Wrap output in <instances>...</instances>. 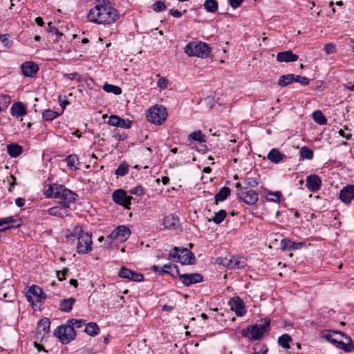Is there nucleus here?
I'll return each instance as SVG.
<instances>
[{
  "label": "nucleus",
  "mask_w": 354,
  "mask_h": 354,
  "mask_svg": "<svg viewBox=\"0 0 354 354\" xmlns=\"http://www.w3.org/2000/svg\"><path fill=\"white\" fill-rule=\"evenodd\" d=\"M291 250H296L301 249L304 245V242H294L291 241Z\"/></svg>",
  "instance_id": "e2e57ef3"
},
{
  "label": "nucleus",
  "mask_w": 354,
  "mask_h": 354,
  "mask_svg": "<svg viewBox=\"0 0 354 354\" xmlns=\"http://www.w3.org/2000/svg\"><path fill=\"white\" fill-rule=\"evenodd\" d=\"M298 59V55L291 50L279 52L277 55V60L279 62H292Z\"/></svg>",
  "instance_id": "412c9836"
},
{
  "label": "nucleus",
  "mask_w": 354,
  "mask_h": 354,
  "mask_svg": "<svg viewBox=\"0 0 354 354\" xmlns=\"http://www.w3.org/2000/svg\"><path fill=\"white\" fill-rule=\"evenodd\" d=\"M54 335L57 337L62 344H68L76 336L75 329L72 326L61 325L56 328L54 330Z\"/></svg>",
  "instance_id": "0eeeda50"
},
{
  "label": "nucleus",
  "mask_w": 354,
  "mask_h": 354,
  "mask_svg": "<svg viewBox=\"0 0 354 354\" xmlns=\"http://www.w3.org/2000/svg\"><path fill=\"white\" fill-rule=\"evenodd\" d=\"M292 342L291 337L288 334H283L278 338V344L285 349L290 348V343Z\"/></svg>",
  "instance_id": "e433bc0d"
},
{
  "label": "nucleus",
  "mask_w": 354,
  "mask_h": 354,
  "mask_svg": "<svg viewBox=\"0 0 354 354\" xmlns=\"http://www.w3.org/2000/svg\"><path fill=\"white\" fill-rule=\"evenodd\" d=\"M64 77L70 80H77V82L81 81V78L78 73H68V74H64Z\"/></svg>",
  "instance_id": "bf43d9fd"
},
{
  "label": "nucleus",
  "mask_w": 354,
  "mask_h": 354,
  "mask_svg": "<svg viewBox=\"0 0 354 354\" xmlns=\"http://www.w3.org/2000/svg\"><path fill=\"white\" fill-rule=\"evenodd\" d=\"M322 337L330 342L338 348L346 352L354 351V342L351 337L343 332L338 330H324Z\"/></svg>",
  "instance_id": "f03ea898"
},
{
  "label": "nucleus",
  "mask_w": 354,
  "mask_h": 354,
  "mask_svg": "<svg viewBox=\"0 0 354 354\" xmlns=\"http://www.w3.org/2000/svg\"><path fill=\"white\" fill-rule=\"evenodd\" d=\"M165 270L163 272L171 275L174 277H178L180 274L178 266L172 263L164 265Z\"/></svg>",
  "instance_id": "2f4dec72"
},
{
  "label": "nucleus",
  "mask_w": 354,
  "mask_h": 354,
  "mask_svg": "<svg viewBox=\"0 0 354 354\" xmlns=\"http://www.w3.org/2000/svg\"><path fill=\"white\" fill-rule=\"evenodd\" d=\"M167 112L162 106H154L150 108L147 113V120L155 124H161L167 119Z\"/></svg>",
  "instance_id": "423d86ee"
},
{
  "label": "nucleus",
  "mask_w": 354,
  "mask_h": 354,
  "mask_svg": "<svg viewBox=\"0 0 354 354\" xmlns=\"http://www.w3.org/2000/svg\"><path fill=\"white\" fill-rule=\"evenodd\" d=\"M179 223L178 218L174 214H169L165 216L163 221V225L165 228L175 229L178 227Z\"/></svg>",
  "instance_id": "393cba45"
},
{
  "label": "nucleus",
  "mask_w": 354,
  "mask_h": 354,
  "mask_svg": "<svg viewBox=\"0 0 354 354\" xmlns=\"http://www.w3.org/2000/svg\"><path fill=\"white\" fill-rule=\"evenodd\" d=\"M60 114L61 113H59L57 111H53L50 109H47L43 112L42 118L45 121H52L54 119H55L56 118H57Z\"/></svg>",
  "instance_id": "ea45409f"
},
{
  "label": "nucleus",
  "mask_w": 354,
  "mask_h": 354,
  "mask_svg": "<svg viewBox=\"0 0 354 354\" xmlns=\"http://www.w3.org/2000/svg\"><path fill=\"white\" fill-rule=\"evenodd\" d=\"M88 20L98 24H111L119 18L118 10L110 3H100L89 10Z\"/></svg>",
  "instance_id": "f257e3e1"
},
{
  "label": "nucleus",
  "mask_w": 354,
  "mask_h": 354,
  "mask_svg": "<svg viewBox=\"0 0 354 354\" xmlns=\"http://www.w3.org/2000/svg\"><path fill=\"white\" fill-rule=\"evenodd\" d=\"M113 201L118 205L129 209L131 204L132 197L127 196L124 190L118 189L115 190L112 194Z\"/></svg>",
  "instance_id": "9b49d317"
},
{
  "label": "nucleus",
  "mask_w": 354,
  "mask_h": 354,
  "mask_svg": "<svg viewBox=\"0 0 354 354\" xmlns=\"http://www.w3.org/2000/svg\"><path fill=\"white\" fill-rule=\"evenodd\" d=\"M291 241L288 239H284L281 241L280 248L281 250H291Z\"/></svg>",
  "instance_id": "603ef678"
},
{
  "label": "nucleus",
  "mask_w": 354,
  "mask_h": 354,
  "mask_svg": "<svg viewBox=\"0 0 354 354\" xmlns=\"http://www.w3.org/2000/svg\"><path fill=\"white\" fill-rule=\"evenodd\" d=\"M242 180L244 186L248 187V189L256 187L259 184V180L257 178L247 177L242 178Z\"/></svg>",
  "instance_id": "4c0bfd02"
},
{
  "label": "nucleus",
  "mask_w": 354,
  "mask_h": 354,
  "mask_svg": "<svg viewBox=\"0 0 354 354\" xmlns=\"http://www.w3.org/2000/svg\"><path fill=\"white\" fill-rule=\"evenodd\" d=\"M168 259L174 262H178L183 265H192L196 259L194 253L187 248L174 247L170 250Z\"/></svg>",
  "instance_id": "20e7f679"
},
{
  "label": "nucleus",
  "mask_w": 354,
  "mask_h": 354,
  "mask_svg": "<svg viewBox=\"0 0 354 354\" xmlns=\"http://www.w3.org/2000/svg\"><path fill=\"white\" fill-rule=\"evenodd\" d=\"M22 73L24 76L32 77L39 71V67L37 64L32 62H26L21 66Z\"/></svg>",
  "instance_id": "6ab92c4d"
},
{
  "label": "nucleus",
  "mask_w": 354,
  "mask_h": 354,
  "mask_svg": "<svg viewBox=\"0 0 354 354\" xmlns=\"http://www.w3.org/2000/svg\"><path fill=\"white\" fill-rule=\"evenodd\" d=\"M59 205L54 206L48 209V213L50 215L64 218L70 215L68 209L70 208L69 205L67 203H64V204H59Z\"/></svg>",
  "instance_id": "dca6fc26"
},
{
  "label": "nucleus",
  "mask_w": 354,
  "mask_h": 354,
  "mask_svg": "<svg viewBox=\"0 0 354 354\" xmlns=\"http://www.w3.org/2000/svg\"><path fill=\"white\" fill-rule=\"evenodd\" d=\"M185 53L189 57L205 58L210 53V48L204 42H190L185 46Z\"/></svg>",
  "instance_id": "39448f33"
},
{
  "label": "nucleus",
  "mask_w": 354,
  "mask_h": 354,
  "mask_svg": "<svg viewBox=\"0 0 354 354\" xmlns=\"http://www.w3.org/2000/svg\"><path fill=\"white\" fill-rule=\"evenodd\" d=\"M69 270L67 268H64L62 271H57V277L59 281L64 280L65 276L68 272Z\"/></svg>",
  "instance_id": "052dcab7"
},
{
  "label": "nucleus",
  "mask_w": 354,
  "mask_h": 354,
  "mask_svg": "<svg viewBox=\"0 0 354 354\" xmlns=\"http://www.w3.org/2000/svg\"><path fill=\"white\" fill-rule=\"evenodd\" d=\"M65 161L66 162L67 166L71 168H75V169H78L77 166L79 165V158L76 154H70L68 155Z\"/></svg>",
  "instance_id": "c9c22d12"
},
{
  "label": "nucleus",
  "mask_w": 354,
  "mask_h": 354,
  "mask_svg": "<svg viewBox=\"0 0 354 354\" xmlns=\"http://www.w3.org/2000/svg\"><path fill=\"white\" fill-rule=\"evenodd\" d=\"M339 134L345 138L346 140H351L352 138V134L351 133H345L344 131L342 129H340L339 131Z\"/></svg>",
  "instance_id": "774afa93"
},
{
  "label": "nucleus",
  "mask_w": 354,
  "mask_h": 354,
  "mask_svg": "<svg viewBox=\"0 0 354 354\" xmlns=\"http://www.w3.org/2000/svg\"><path fill=\"white\" fill-rule=\"evenodd\" d=\"M68 323L69 326H72L73 328H80L85 324V321L82 319H71L68 321Z\"/></svg>",
  "instance_id": "de8ad7c7"
},
{
  "label": "nucleus",
  "mask_w": 354,
  "mask_h": 354,
  "mask_svg": "<svg viewBox=\"0 0 354 354\" xmlns=\"http://www.w3.org/2000/svg\"><path fill=\"white\" fill-rule=\"evenodd\" d=\"M230 194V189L227 187H223L220 189L218 192L216 194L214 198L216 201V203L218 201H225Z\"/></svg>",
  "instance_id": "c756f323"
},
{
  "label": "nucleus",
  "mask_w": 354,
  "mask_h": 354,
  "mask_svg": "<svg viewBox=\"0 0 354 354\" xmlns=\"http://www.w3.org/2000/svg\"><path fill=\"white\" fill-rule=\"evenodd\" d=\"M339 199L346 204H349L354 199V185H348L339 193Z\"/></svg>",
  "instance_id": "a211bd4d"
},
{
  "label": "nucleus",
  "mask_w": 354,
  "mask_h": 354,
  "mask_svg": "<svg viewBox=\"0 0 354 354\" xmlns=\"http://www.w3.org/2000/svg\"><path fill=\"white\" fill-rule=\"evenodd\" d=\"M100 328L97 324L94 322L88 323L85 328L84 332L91 336H95L99 333Z\"/></svg>",
  "instance_id": "f704fd0d"
},
{
  "label": "nucleus",
  "mask_w": 354,
  "mask_h": 354,
  "mask_svg": "<svg viewBox=\"0 0 354 354\" xmlns=\"http://www.w3.org/2000/svg\"><path fill=\"white\" fill-rule=\"evenodd\" d=\"M10 97L9 95L2 94L0 95V112L7 109L8 105L10 104Z\"/></svg>",
  "instance_id": "c03bdc74"
},
{
  "label": "nucleus",
  "mask_w": 354,
  "mask_h": 354,
  "mask_svg": "<svg viewBox=\"0 0 354 354\" xmlns=\"http://www.w3.org/2000/svg\"><path fill=\"white\" fill-rule=\"evenodd\" d=\"M91 233L80 230L77 237L76 251L78 254H88L92 250Z\"/></svg>",
  "instance_id": "6e6552de"
},
{
  "label": "nucleus",
  "mask_w": 354,
  "mask_h": 354,
  "mask_svg": "<svg viewBox=\"0 0 354 354\" xmlns=\"http://www.w3.org/2000/svg\"><path fill=\"white\" fill-rule=\"evenodd\" d=\"M75 301V299L73 297L62 299L59 301V309L62 312L68 313L72 310Z\"/></svg>",
  "instance_id": "bb28decb"
},
{
  "label": "nucleus",
  "mask_w": 354,
  "mask_h": 354,
  "mask_svg": "<svg viewBox=\"0 0 354 354\" xmlns=\"http://www.w3.org/2000/svg\"><path fill=\"white\" fill-rule=\"evenodd\" d=\"M103 89L107 93H113L115 95H120L122 93V89L120 87L108 83H105L103 85Z\"/></svg>",
  "instance_id": "37998d69"
},
{
  "label": "nucleus",
  "mask_w": 354,
  "mask_h": 354,
  "mask_svg": "<svg viewBox=\"0 0 354 354\" xmlns=\"http://www.w3.org/2000/svg\"><path fill=\"white\" fill-rule=\"evenodd\" d=\"M26 297L27 300L30 302L32 305H35L33 297L36 298L37 301H40L41 299L46 298V295L39 286L37 285H32L26 292Z\"/></svg>",
  "instance_id": "f8f14e48"
},
{
  "label": "nucleus",
  "mask_w": 354,
  "mask_h": 354,
  "mask_svg": "<svg viewBox=\"0 0 354 354\" xmlns=\"http://www.w3.org/2000/svg\"><path fill=\"white\" fill-rule=\"evenodd\" d=\"M50 322L49 319L43 318L37 324V335H41V337H44L45 335L48 333L50 330Z\"/></svg>",
  "instance_id": "5701e85b"
},
{
  "label": "nucleus",
  "mask_w": 354,
  "mask_h": 354,
  "mask_svg": "<svg viewBox=\"0 0 354 354\" xmlns=\"http://www.w3.org/2000/svg\"><path fill=\"white\" fill-rule=\"evenodd\" d=\"M55 198L59 199V204L71 203L75 202L78 198V195L74 192L67 189L62 185H59L57 191L55 193Z\"/></svg>",
  "instance_id": "1a4fd4ad"
},
{
  "label": "nucleus",
  "mask_w": 354,
  "mask_h": 354,
  "mask_svg": "<svg viewBox=\"0 0 354 354\" xmlns=\"http://www.w3.org/2000/svg\"><path fill=\"white\" fill-rule=\"evenodd\" d=\"M226 266L230 269H241L246 266V260L241 257H232L227 260Z\"/></svg>",
  "instance_id": "aec40b11"
},
{
  "label": "nucleus",
  "mask_w": 354,
  "mask_h": 354,
  "mask_svg": "<svg viewBox=\"0 0 354 354\" xmlns=\"http://www.w3.org/2000/svg\"><path fill=\"white\" fill-rule=\"evenodd\" d=\"M227 216V212L224 209H221L218 212L215 213L214 216L209 219V221H213L216 224H220L224 221Z\"/></svg>",
  "instance_id": "79ce46f5"
},
{
  "label": "nucleus",
  "mask_w": 354,
  "mask_h": 354,
  "mask_svg": "<svg viewBox=\"0 0 354 354\" xmlns=\"http://www.w3.org/2000/svg\"><path fill=\"white\" fill-rule=\"evenodd\" d=\"M203 6L209 12L214 13L218 10V3L216 0H205Z\"/></svg>",
  "instance_id": "58836bf2"
},
{
  "label": "nucleus",
  "mask_w": 354,
  "mask_h": 354,
  "mask_svg": "<svg viewBox=\"0 0 354 354\" xmlns=\"http://www.w3.org/2000/svg\"><path fill=\"white\" fill-rule=\"evenodd\" d=\"M129 172V166L124 162L120 163L116 170L115 174L117 176H124Z\"/></svg>",
  "instance_id": "a18cd8bd"
},
{
  "label": "nucleus",
  "mask_w": 354,
  "mask_h": 354,
  "mask_svg": "<svg viewBox=\"0 0 354 354\" xmlns=\"http://www.w3.org/2000/svg\"><path fill=\"white\" fill-rule=\"evenodd\" d=\"M152 270L155 272H159L160 274H163V270H165L164 266L162 267H160L158 266H153L151 268Z\"/></svg>",
  "instance_id": "69168bd1"
},
{
  "label": "nucleus",
  "mask_w": 354,
  "mask_h": 354,
  "mask_svg": "<svg viewBox=\"0 0 354 354\" xmlns=\"http://www.w3.org/2000/svg\"><path fill=\"white\" fill-rule=\"evenodd\" d=\"M294 82H298L303 86H306L309 84V80L307 77L299 75H296Z\"/></svg>",
  "instance_id": "6e6d98bb"
},
{
  "label": "nucleus",
  "mask_w": 354,
  "mask_h": 354,
  "mask_svg": "<svg viewBox=\"0 0 354 354\" xmlns=\"http://www.w3.org/2000/svg\"><path fill=\"white\" fill-rule=\"evenodd\" d=\"M284 157L285 155L280 153V151L277 149H271L268 154V160L274 164L279 163Z\"/></svg>",
  "instance_id": "cd10ccee"
},
{
  "label": "nucleus",
  "mask_w": 354,
  "mask_h": 354,
  "mask_svg": "<svg viewBox=\"0 0 354 354\" xmlns=\"http://www.w3.org/2000/svg\"><path fill=\"white\" fill-rule=\"evenodd\" d=\"M243 1V0H229V3L233 8H236L241 6Z\"/></svg>",
  "instance_id": "0e129e2a"
},
{
  "label": "nucleus",
  "mask_w": 354,
  "mask_h": 354,
  "mask_svg": "<svg viewBox=\"0 0 354 354\" xmlns=\"http://www.w3.org/2000/svg\"><path fill=\"white\" fill-rule=\"evenodd\" d=\"M10 113L16 118L24 116L26 114V106L21 102H15L10 109Z\"/></svg>",
  "instance_id": "4be33fe9"
},
{
  "label": "nucleus",
  "mask_w": 354,
  "mask_h": 354,
  "mask_svg": "<svg viewBox=\"0 0 354 354\" xmlns=\"http://www.w3.org/2000/svg\"><path fill=\"white\" fill-rule=\"evenodd\" d=\"M131 125L132 121L121 118L118 127L129 129L131 127Z\"/></svg>",
  "instance_id": "4d7b16f0"
},
{
  "label": "nucleus",
  "mask_w": 354,
  "mask_h": 354,
  "mask_svg": "<svg viewBox=\"0 0 354 354\" xmlns=\"http://www.w3.org/2000/svg\"><path fill=\"white\" fill-rule=\"evenodd\" d=\"M15 220L12 216L0 218V232H3L12 227H19L21 224L13 225Z\"/></svg>",
  "instance_id": "b1692460"
},
{
  "label": "nucleus",
  "mask_w": 354,
  "mask_h": 354,
  "mask_svg": "<svg viewBox=\"0 0 354 354\" xmlns=\"http://www.w3.org/2000/svg\"><path fill=\"white\" fill-rule=\"evenodd\" d=\"M268 348L263 344H257L254 347L252 354H266Z\"/></svg>",
  "instance_id": "09e8293b"
},
{
  "label": "nucleus",
  "mask_w": 354,
  "mask_h": 354,
  "mask_svg": "<svg viewBox=\"0 0 354 354\" xmlns=\"http://www.w3.org/2000/svg\"><path fill=\"white\" fill-rule=\"evenodd\" d=\"M230 309L235 312L238 317H243L246 313L243 301L239 297H234L228 302Z\"/></svg>",
  "instance_id": "ddd939ff"
},
{
  "label": "nucleus",
  "mask_w": 354,
  "mask_h": 354,
  "mask_svg": "<svg viewBox=\"0 0 354 354\" xmlns=\"http://www.w3.org/2000/svg\"><path fill=\"white\" fill-rule=\"evenodd\" d=\"M157 86L161 89L166 88L168 86V80L165 77H160L157 82Z\"/></svg>",
  "instance_id": "13d9d810"
},
{
  "label": "nucleus",
  "mask_w": 354,
  "mask_h": 354,
  "mask_svg": "<svg viewBox=\"0 0 354 354\" xmlns=\"http://www.w3.org/2000/svg\"><path fill=\"white\" fill-rule=\"evenodd\" d=\"M295 76V74L283 75L279 77L278 84L281 87L286 86L294 82Z\"/></svg>",
  "instance_id": "7c9ffc66"
},
{
  "label": "nucleus",
  "mask_w": 354,
  "mask_h": 354,
  "mask_svg": "<svg viewBox=\"0 0 354 354\" xmlns=\"http://www.w3.org/2000/svg\"><path fill=\"white\" fill-rule=\"evenodd\" d=\"M118 275L122 278L128 279L136 282L143 280V275L142 274L126 268H122L118 272Z\"/></svg>",
  "instance_id": "f3484780"
},
{
  "label": "nucleus",
  "mask_w": 354,
  "mask_h": 354,
  "mask_svg": "<svg viewBox=\"0 0 354 354\" xmlns=\"http://www.w3.org/2000/svg\"><path fill=\"white\" fill-rule=\"evenodd\" d=\"M299 153L302 159L312 160L313 158V151L308 147H301L299 151Z\"/></svg>",
  "instance_id": "a19ab883"
},
{
  "label": "nucleus",
  "mask_w": 354,
  "mask_h": 354,
  "mask_svg": "<svg viewBox=\"0 0 354 354\" xmlns=\"http://www.w3.org/2000/svg\"><path fill=\"white\" fill-rule=\"evenodd\" d=\"M121 118L116 115H111L109 118L108 124L113 127H118Z\"/></svg>",
  "instance_id": "8fccbe9b"
},
{
  "label": "nucleus",
  "mask_w": 354,
  "mask_h": 354,
  "mask_svg": "<svg viewBox=\"0 0 354 354\" xmlns=\"http://www.w3.org/2000/svg\"><path fill=\"white\" fill-rule=\"evenodd\" d=\"M115 231L116 236H118V240L120 241H126L131 234L130 230L124 225L118 226L115 229Z\"/></svg>",
  "instance_id": "a878e982"
},
{
  "label": "nucleus",
  "mask_w": 354,
  "mask_h": 354,
  "mask_svg": "<svg viewBox=\"0 0 354 354\" xmlns=\"http://www.w3.org/2000/svg\"><path fill=\"white\" fill-rule=\"evenodd\" d=\"M180 281L185 286L200 283L203 281V276L199 273L180 274L178 276Z\"/></svg>",
  "instance_id": "4468645a"
},
{
  "label": "nucleus",
  "mask_w": 354,
  "mask_h": 354,
  "mask_svg": "<svg viewBox=\"0 0 354 354\" xmlns=\"http://www.w3.org/2000/svg\"><path fill=\"white\" fill-rule=\"evenodd\" d=\"M8 153L12 158L19 156L23 151L21 146L16 143H12L7 145Z\"/></svg>",
  "instance_id": "c85d7f7f"
},
{
  "label": "nucleus",
  "mask_w": 354,
  "mask_h": 354,
  "mask_svg": "<svg viewBox=\"0 0 354 354\" xmlns=\"http://www.w3.org/2000/svg\"><path fill=\"white\" fill-rule=\"evenodd\" d=\"M268 195H271L273 196V198H269L268 200L272 201V202H274V203H279L280 201V198L281 196V193L280 192H269L268 193Z\"/></svg>",
  "instance_id": "5fc2aeb1"
},
{
  "label": "nucleus",
  "mask_w": 354,
  "mask_h": 354,
  "mask_svg": "<svg viewBox=\"0 0 354 354\" xmlns=\"http://www.w3.org/2000/svg\"><path fill=\"white\" fill-rule=\"evenodd\" d=\"M169 12H170V14H171L173 17H177V18H178V17H180L182 16V12H180V11H179V10H173V9H171V10H169Z\"/></svg>",
  "instance_id": "338daca9"
},
{
  "label": "nucleus",
  "mask_w": 354,
  "mask_h": 354,
  "mask_svg": "<svg viewBox=\"0 0 354 354\" xmlns=\"http://www.w3.org/2000/svg\"><path fill=\"white\" fill-rule=\"evenodd\" d=\"M129 192L131 194L136 195V196H142L145 194V189L142 185H138L133 188H132Z\"/></svg>",
  "instance_id": "3c124183"
},
{
  "label": "nucleus",
  "mask_w": 354,
  "mask_h": 354,
  "mask_svg": "<svg viewBox=\"0 0 354 354\" xmlns=\"http://www.w3.org/2000/svg\"><path fill=\"white\" fill-rule=\"evenodd\" d=\"M313 120L319 125H324L327 123V119L323 113L319 110L313 111Z\"/></svg>",
  "instance_id": "473e14b6"
},
{
  "label": "nucleus",
  "mask_w": 354,
  "mask_h": 354,
  "mask_svg": "<svg viewBox=\"0 0 354 354\" xmlns=\"http://www.w3.org/2000/svg\"><path fill=\"white\" fill-rule=\"evenodd\" d=\"M324 50L327 55L332 54L335 53V46L331 43L326 44L324 46Z\"/></svg>",
  "instance_id": "680f3d73"
},
{
  "label": "nucleus",
  "mask_w": 354,
  "mask_h": 354,
  "mask_svg": "<svg viewBox=\"0 0 354 354\" xmlns=\"http://www.w3.org/2000/svg\"><path fill=\"white\" fill-rule=\"evenodd\" d=\"M237 198L248 205H254L259 199V194L252 189L243 187L241 191L236 192Z\"/></svg>",
  "instance_id": "9d476101"
},
{
  "label": "nucleus",
  "mask_w": 354,
  "mask_h": 354,
  "mask_svg": "<svg viewBox=\"0 0 354 354\" xmlns=\"http://www.w3.org/2000/svg\"><path fill=\"white\" fill-rule=\"evenodd\" d=\"M59 185L53 184L49 185L48 188L45 191L44 194L47 198H55V193L58 189Z\"/></svg>",
  "instance_id": "49530a36"
},
{
  "label": "nucleus",
  "mask_w": 354,
  "mask_h": 354,
  "mask_svg": "<svg viewBox=\"0 0 354 354\" xmlns=\"http://www.w3.org/2000/svg\"><path fill=\"white\" fill-rule=\"evenodd\" d=\"M187 140L189 141H197L199 142H205V135L202 133L201 130L195 131L188 135Z\"/></svg>",
  "instance_id": "72a5a7b5"
},
{
  "label": "nucleus",
  "mask_w": 354,
  "mask_h": 354,
  "mask_svg": "<svg viewBox=\"0 0 354 354\" xmlns=\"http://www.w3.org/2000/svg\"><path fill=\"white\" fill-rule=\"evenodd\" d=\"M153 9L157 12H161L166 9V6L164 2L158 1L153 4Z\"/></svg>",
  "instance_id": "864d4df0"
},
{
  "label": "nucleus",
  "mask_w": 354,
  "mask_h": 354,
  "mask_svg": "<svg viewBox=\"0 0 354 354\" xmlns=\"http://www.w3.org/2000/svg\"><path fill=\"white\" fill-rule=\"evenodd\" d=\"M322 183L320 177L317 174H311L306 177V186L310 192H316L319 191Z\"/></svg>",
  "instance_id": "2eb2a0df"
},
{
  "label": "nucleus",
  "mask_w": 354,
  "mask_h": 354,
  "mask_svg": "<svg viewBox=\"0 0 354 354\" xmlns=\"http://www.w3.org/2000/svg\"><path fill=\"white\" fill-rule=\"evenodd\" d=\"M270 320L264 319L259 324H255L243 329L241 334L243 337L248 338L250 341L261 339L263 335L269 330Z\"/></svg>",
  "instance_id": "7ed1b4c3"
}]
</instances>
